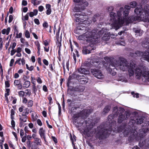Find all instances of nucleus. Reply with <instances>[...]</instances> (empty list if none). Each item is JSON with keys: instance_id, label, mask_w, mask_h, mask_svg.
<instances>
[{"instance_id": "5fc2aeb1", "label": "nucleus", "mask_w": 149, "mask_h": 149, "mask_svg": "<svg viewBox=\"0 0 149 149\" xmlns=\"http://www.w3.org/2000/svg\"><path fill=\"white\" fill-rule=\"evenodd\" d=\"M14 62V60L13 59H12L10 61V67L12 66L13 65V63Z\"/></svg>"}, {"instance_id": "412c9836", "label": "nucleus", "mask_w": 149, "mask_h": 149, "mask_svg": "<svg viewBox=\"0 0 149 149\" xmlns=\"http://www.w3.org/2000/svg\"><path fill=\"white\" fill-rule=\"evenodd\" d=\"M142 46L146 48H147L149 50V38L148 41L143 44Z\"/></svg>"}, {"instance_id": "9d476101", "label": "nucleus", "mask_w": 149, "mask_h": 149, "mask_svg": "<svg viewBox=\"0 0 149 149\" xmlns=\"http://www.w3.org/2000/svg\"><path fill=\"white\" fill-rule=\"evenodd\" d=\"M122 132H123L124 133L125 136L127 135L128 134L131 135L130 137L131 138L130 140H131L133 139L134 138H135L136 140H139L138 138H140V139L141 138V136L138 137H136V136L134 134V133L130 131L129 130H126L125 131L124 130H123L122 131Z\"/></svg>"}, {"instance_id": "774afa93", "label": "nucleus", "mask_w": 149, "mask_h": 149, "mask_svg": "<svg viewBox=\"0 0 149 149\" xmlns=\"http://www.w3.org/2000/svg\"><path fill=\"white\" fill-rule=\"evenodd\" d=\"M27 2L26 1L23 0L22 1V5L25 6L27 5Z\"/></svg>"}, {"instance_id": "dca6fc26", "label": "nucleus", "mask_w": 149, "mask_h": 149, "mask_svg": "<svg viewBox=\"0 0 149 149\" xmlns=\"http://www.w3.org/2000/svg\"><path fill=\"white\" fill-rule=\"evenodd\" d=\"M85 123L86 124V127H85L84 129V131L87 133L90 131V130L91 129V125H89V123H86V121L85 122Z\"/></svg>"}, {"instance_id": "6e6552de", "label": "nucleus", "mask_w": 149, "mask_h": 149, "mask_svg": "<svg viewBox=\"0 0 149 149\" xmlns=\"http://www.w3.org/2000/svg\"><path fill=\"white\" fill-rule=\"evenodd\" d=\"M115 64L113 62L109 65V67L107 68V70L113 75H115L116 74V70H117V67H115Z\"/></svg>"}, {"instance_id": "37998d69", "label": "nucleus", "mask_w": 149, "mask_h": 149, "mask_svg": "<svg viewBox=\"0 0 149 149\" xmlns=\"http://www.w3.org/2000/svg\"><path fill=\"white\" fill-rule=\"evenodd\" d=\"M35 44L37 47L38 49H40V45L39 42L38 41H36L35 42Z\"/></svg>"}, {"instance_id": "13d9d810", "label": "nucleus", "mask_w": 149, "mask_h": 149, "mask_svg": "<svg viewBox=\"0 0 149 149\" xmlns=\"http://www.w3.org/2000/svg\"><path fill=\"white\" fill-rule=\"evenodd\" d=\"M20 134L21 137H22L24 135V132L23 130L21 129L20 130Z\"/></svg>"}, {"instance_id": "49530a36", "label": "nucleus", "mask_w": 149, "mask_h": 149, "mask_svg": "<svg viewBox=\"0 0 149 149\" xmlns=\"http://www.w3.org/2000/svg\"><path fill=\"white\" fill-rule=\"evenodd\" d=\"M120 80L122 82H127V79L126 78L123 77H120Z\"/></svg>"}, {"instance_id": "3c124183", "label": "nucleus", "mask_w": 149, "mask_h": 149, "mask_svg": "<svg viewBox=\"0 0 149 149\" xmlns=\"http://www.w3.org/2000/svg\"><path fill=\"white\" fill-rule=\"evenodd\" d=\"M44 9V7L42 6H40L38 7V10L40 12L42 11Z\"/></svg>"}, {"instance_id": "0eeeda50", "label": "nucleus", "mask_w": 149, "mask_h": 149, "mask_svg": "<svg viewBox=\"0 0 149 149\" xmlns=\"http://www.w3.org/2000/svg\"><path fill=\"white\" fill-rule=\"evenodd\" d=\"M91 72L93 74L97 79H101L104 77V75L102 74L101 71L99 70L96 69H91Z\"/></svg>"}, {"instance_id": "c85d7f7f", "label": "nucleus", "mask_w": 149, "mask_h": 149, "mask_svg": "<svg viewBox=\"0 0 149 149\" xmlns=\"http://www.w3.org/2000/svg\"><path fill=\"white\" fill-rule=\"evenodd\" d=\"M37 88L36 86V84H34L33 86L32 90H33L34 93L36 95V92L37 91Z\"/></svg>"}, {"instance_id": "79ce46f5", "label": "nucleus", "mask_w": 149, "mask_h": 149, "mask_svg": "<svg viewBox=\"0 0 149 149\" xmlns=\"http://www.w3.org/2000/svg\"><path fill=\"white\" fill-rule=\"evenodd\" d=\"M13 19V17L12 15H10L9 16V19L8 20V22L9 23H11Z\"/></svg>"}, {"instance_id": "69168bd1", "label": "nucleus", "mask_w": 149, "mask_h": 149, "mask_svg": "<svg viewBox=\"0 0 149 149\" xmlns=\"http://www.w3.org/2000/svg\"><path fill=\"white\" fill-rule=\"evenodd\" d=\"M11 124L13 127H14L15 126V123L13 120H12L11 121Z\"/></svg>"}, {"instance_id": "a878e982", "label": "nucleus", "mask_w": 149, "mask_h": 149, "mask_svg": "<svg viewBox=\"0 0 149 149\" xmlns=\"http://www.w3.org/2000/svg\"><path fill=\"white\" fill-rule=\"evenodd\" d=\"M34 139L35 141L36 142V144L37 145H41V141L40 138L37 137L35 138Z\"/></svg>"}, {"instance_id": "1a4fd4ad", "label": "nucleus", "mask_w": 149, "mask_h": 149, "mask_svg": "<svg viewBox=\"0 0 149 149\" xmlns=\"http://www.w3.org/2000/svg\"><path fill=\"white\" fill-rule=\"evenodd\" d=\"M76 78L78 81L82 84H85L88 81V79L86 76L84 75H77Z\"/></svg>"}, {"instance_id": "8fccbe9b", "label": "nucleus", "mask_w": 149, "mask_h": 149, "mask_svg": "<svg viewBox=\"0 0 149 149\" xmlns=\"http://www.w3.org/2000/svg\"><path fill=\"white\" fill-rule=\"evenodd\" d=\"M60 32V30L59 29V30L56 33V40L57 41H58L59 39V33Z\"/></svg>"}, {"instance_id": "0e129e2a", "label": "nucleus", "mask_w": 149, "mask_h": 149, "mask_svg": "<svg viewBox=\"0 0 149 149\" xmlns=\"http://www.w3.org/2000/svg\"><path fill=\"white\" fill-rule=\"evenodd\" d=\"M22 102L24 103H26L27 102V100L25 97H23L22 99Z\"/></svg>"}, {"instance_id": "e2e57ef3", "label": "nucleus", "mask_w": 149, "mask_h": 149, "mask_svg": "<svg viewBox=\"0 0 149 149\" xmlns=\"http://www.w3.org/2000/svg\"><path fill=\"white\" fill-rule=\"evenodd\" d=\"M56 44L58 47H59L60 48L61 46V43L58 40V41L57 40Z\"/></svg>"}, {"instance_id": "09e8293b", "label": "nucleus", "mask_w": 149, "mask_h": 149, "mask_svg": "<svg viewBox=\"0 0 149 149\" xmlns=\"http://www.w3.org/2000/svg\"><path fill=\"white\" fill-rule=\"evenodd\" d=\"M15 52H16V50L15 49H12L11 51L10 55L11 56L13 55Z\"/></svg>"}, {"instance_id": "4c0bfd02", "label": "nucleus", "mask_w": 149, "mask_h": 149, "mask_svg": "<svg viewBox=\"0 0 149 149\" xmlns=\"http://www.w3.org/2000/svg\"><path fill=\"white\" fill-rule=\"evenodd\" d=\"M25 36L27 38H29L30 37V33L28 30H26L25 33Z\"/></svg>"}, {"instance_id": "58836bf2", "label": "nucleus", "mask_w": 149, "mask_h": 149, "mask_svg": "<svg viewBox=\"0 0 149 149\" xmlns=\"http://www.w3.org/2000/svg\"><path fill=\"white\" fill-rule=\"evenodd\" d=\"M22 36V33H18V32L17 31V32L16 34V36L15 38H20Z\"/></svg>"}, {"instance_id": "a19ab883", "label": "nucleus", "mask_w": 149, "mask_h": 149, "mask_svg": "<svg viewBox=\"0 0 149 149\" xmlns=\"http://www.w3.org/2000/svg\"><path fill=\"white\" fill-rule=\"evenodd\" d=\"M10 91V90L9 88H7L6 89V93H5V97H7V96H8L9 95V92Z\"/></svg>"}, {"instance_id": "bf43d9fd", "label": "nucleus", "mask_w": 149, "mask_h": 149, "mask_svg": "<svg viewBox=\"0 0 149 149\" xmlns=\"http://www.w3.org/2000/svg\"><path fill=\"white\" fill-rule=\"evenodd\" d=\"M34 22L37 25H39L40 24L39 20L38 19H34Z\"/></svg>"}, {"instance_id": "5701e85b", "label": "nucleus", "mask_w": 149, "mask_h": 149, "mask_svg": "<svg viewBox=\"0 0 149 149\" xmlns=\"http://www.w3.org/2000/svg\"><path fill=\"white\" fill-rule=\"evenodd\" d=\"M70 140H71V141H72V146H74V142L75 141H76V137L74 135H73V136H72L71 134H70Z\"/></svg>"}, {"instance_id": "473e14b6", "label": "nucleus", "mask_w": 149, "mask_h": 149, "mask_svg": "<svg viewBox=\"0 0 149 149\" xmlns=\"http://www.w3.org/2000/svg\"><path fill=\"white\" fill-rule=\"evenodd\" d=\"M130 7L131 8H134L136 5V3L135 1H133L130 3Z\"/></svg>"}, {"instance_id": "39448f33", "label": "nucleus", "mask_w": 149, "mask_h": 149, "mask_svg": "<svg viewBox=\"0 0 149 149\" xmlns=\"http://www.w3.org/2000/svg\"><path fill=\"white\" fill-rule=\"evenodd\" d=\"M130 55L132 56H141L142 57L141 58V60L143 59L149 62V52H141L139 51H136L134 54L131 53Z\"/></svg>"}, {"instance_id": "7ed1b4c3", "label": "nucleus", "mask_w": 149, "mask_h": 149, "mask_svg": "<svg viewBox=\"0 0 149 149\" xmlns=\"http://www.w3.org/2000/svg\"><path fill=\"white\" fill-rule=\"evenodd\" d=\"M96 29L93 30L91 32H87L83 35L79 36L78 39L80 40H86L87 41H89L91 42H95L96 39L100 37V35L103 34L104 32L103 30L99 31L96 34L97 32Z\"/></svg>"}, {"instance_id": "4d7b16f0", "label": "nucleus", "mask_w": 149, "mask_h": 149, "mask_svg": "<svg viewBox=\"0 0 149 149\" xmlns=\"http://www.w3.org/2000/svg\"><path fill=\"white\" fill-rule=\"evenodd\" d=\"M5 87L8 88L10 87V84L8 81H6L5 82Z\"/></svg>"}, {"instance_id": "f257e3e1", "label": "nucleus", "mask_w": 149, "mask_h": 149, "mask_svg": "<svg viewBox=\"0 0 149 149\" xmlns=\"http://www.w3.org/2000/svg\"><path fill=\"white\" fill-rule=\"evenodd\" d=\"M142 10V8L141 6H140L139 8H136L134 10V12L138 16L137 17L133 18L132 17H128V11L125 10L123 11V7H121L117 12V15L114 13L111 12L110 14L111 17L110 22L112 27L117 30L124 23H125L127 25L133 20H141L149 22V6H145L141 13Z\"/></svg>"}, {"instance_id": "f704fd0d", "label": "nucleus", "mask_w": 149, "mask_h": 149, "mask_svg": "<svg viewBox=\"0 0 149 149\" xmlns=\"http://www.w3.org/2000/svg\"><path fill=\"white\" fill-rule=\"evenodd\" d=\"M137 120L136 122L138 124H141L143 123V119L142 118H141L139 119H137Z\"/></svg>"}, {"instance_id": "680f3d73", "label": "nucleus", "mask_w": 149, "mask_h": 149, "mask_svg": "<svg viewBox=\"0 0 149 149\" xmlns=\"http://www.w3.org/2000/svg\"><path fill=\"white\" fill-rule=\"evenodd\" d=\"M83 6L84 7L87 6L88 4V2L86 1H84L83 3Z\"/></svg>"}, {"instance_id": "393cba45", "label": "nucleus", "mask_w": 149, "mask_h": 149, "mask_svg": "<svg viewBox=\"0 0 149 149\" xmlns=\"http://www.w3.org/2000/svg\"><path fill=\"white\" fill-rule=\"evenodd\" d=\"M31 3L34 5H38L41 2V1L36 0H31Z\"/></svg>"}, {"instance_id": "f03ea898", "label": "nucleus", "mask_w": 149, "mask_h": 149, "mask_svg": "<svg viewBox=\"0 0 149 149\" xmlns=\"http://www.w3.org/2000/svg\"><path fill=\"white\" fill-rule=\"evenodd\" d=\"M115 67H117L123 71L128 69V73L130 79L132 80L134 78L135 73L136 78L140 79L142 78L143 81L148 83L149 82V70L148 68L143 65L137 66L134 63L130 64V66L126 60H123L115 61Z\"/></svg>"}, {"instance_id": "603ef678", "label": "nucleus", "mask_w": 149, "mask_h": 149, "mask_svg": "<svg viewBox=\"0 0 149 149\" xmlns=\"http://www.w3.org/2000/svg\"><path fill=\"white\" fill-rule=\"evenodd\" d=\"M16 86H17V88L19 90H21L22 89L23 86H22V84L20 83L19 85H17Z\"/></svg>"}, {"instance_id": "7c9ffc66", "label": "nucleus", "mask_w": 149, "mask_h": 149, "mask_svg": "<svg viewBox=\"0 0 149 149\" xmlns=\"http://www.w3.org/2000/svg\"><path fill=\"white\" fill-rule=\"evenodd\" d=\"M16 45V43L15 42H14L12 43L10 45V47L9 48V49L11 48H12V49H14V48L15 47Z\"/></svg>"}, {"instance_id": "338daca9", "label": "nucleus", "mask_w": 149, "mask_h": 149, "mask_svg": "<svg viewBox=\"0 0 149 149\" xmlns=\"http://www.w3.org/2000/svg\"><path fill=\"white\" fill-rule=\"evenodd\" d=\"M35 80V78L34 77H31V81L33 85L34 84H35L34 83V80Z\"/></svg>"}, {"instance_id": "864d4df0", "label": "nucleus", "mask_w": 149, "mask_h": 149, "mask_svg": "<svg viewBox=\"0 0 149 149\" xmlns=\"http://www.w3.org/2000/svg\"><path fill=\"white\" fill-rule=\"evenodd\" d=\"M37 81L38 83L39 84H41L42 83V80L40 77H38V78L37 79Z\"/></svg>"}, {"instance_id": "de8ad7c7", "label": "nucleus", "mask_w": 149, "mask_h": 149, "mask_svg": "<svg viewBox=\"0 0 149 149\" xmlns=\"http://www.w3.org/2000/svg\"><path fill=\"white\" fill-rule=\"evenodd\" d=\"M43 62L44 64L46 65L47 66L49 64L48 61L45 59H43Z\"/></svg>"}, {"instance_id": "c03bdc74", "label": "nucleus", "mask_w": 149, "mask_h": 149, "mask_svg": "<svg viewBox=\"0 0 149 149\" xmlns=\"http://www.w3.org/2000/svg\"><path fill=\"white\" fill-rule=\"evenodd\" d=\"M131 94L134 97H135L136 98L139 97V94L138 93L135 94L134 92H132L131 93Z\"/></svg>"}, {"instance_id": "ddd939ff", "label": "nucleus", "mask_w": 149, "mask_h": 149, "mask_svg": "<svg viewBox=\"0 0 149 149\" xmlns=\"http://www.w3.org/2000/svg\"><path fill=\"white\" fill-rule=\"evenodd\" d=\"M78 72L81 74H87L89 73V72L86 69L81 68L78 70Z\"/></svg>"}, {"instance_id": "aec40b11", "label": "nucleus", "mask_w": 149, "mask_h": 149, "mask_svg": "<svg viewBox=\"0 0 149 149\" xmlns=\"http://www.w3.org/2000/svg\"><path fill=\"white\" fill-rule=\"evenodd\" d=\"M27 116L26 115H22V116L20 118V119L21 121L23 122H26L27 121Z\"/></svg>"}, {"instance_id": "a211bd4d", "label": "nucleus", "mask_w": 149, "mask_h": 149, "mask_svg": "<svg viewBox=\"0 0 149 149\" xmlns=\"http://www.w3.org/2000/svg\"><path fill=\"white\" fill-rule=\"evenodd\" d=\"M29 16L31 17H32L34 16H36L38 13V10L37 9H34L33 12H31L28 13Z\"/></svg>"}, {"instance_id": "c9c22d12", "label": "nucleus", "mask_w": 149, "mask_h": 149, "mask_svg": "<svg viewBox=\"0 0 149 149\" xmlns=\"http://www.w3.org/2000/svg\"><path fill=\"white\" fill-rule=\"evenodd\" d=\"M24 94V92L23 91H20L18 92V95L20 97H23Z\"/></svg>"}, {"instance_id": "f3484780", "label": "nucleus", "mask_w": 149, "mask_h": 149, "mask_svg": "<svg viewBox=\"0 0 149 149\" xmlns=\"http://www.w3.org/2000/svg\"><path fill=\"white\" fill-rule=\"evenodd\" d=\"M91 50H90L89 47H85L83 49L82 53L84 54H86L90 53Z\"/></svg>"}, {"instance_id": "e433bc0d", "label": "nucleus", "mask_w": 149, "mask_h": 149, "mask_svg": "<svg viewBox=\"0 0 149 149\" xmlns=\"http://www.w3.org/2000/svg\"><path fill=\"white\" fill-rule=\"evenodd\" d=\"M20 83V81L19 80H15L14 81V85L15 86H16L17 85H19V84Z\"/></svg>"}, {"instance_id": "9b49d317", "label": "nucleus", "mask_w": 149, "mask_h": 149, "mask_svg": "<svg viewBox=\"0 0 149 149\" xmlns=\"http://www.w3.org/2000/svg\"><path fill=\"white\" fill-rule=\"evenodd\" d=\"M39 134L41 138H43L45 141H46V137L45 134V130L43 127L40 128L39 130Z\"/></svg>"}, {"instance_id": "423d86ee", "label": "nucleus", "mask_w": 149, "mask_h": 149, "mask_svg": "<svg viewBox=\"0 0 149 149\" xmlns=\"http://www.w3.org/2000/svg\"><path fill=\"white\" fill-rule=\"evenodd\" d=\"M104 129L100 127H99L97 128V131H96L95 133L96 137L99 138H100V137L102 135L105 136L106 135L109 134L110 133V132L111 130V129H110L109 130H105L104 132L103 131Z\"/></svg>"}, {"instance_id": "cd10ccee", "label": "nucleus", "mask_w": 149, "mask_h": 149, "mask_svg": "<svg viewBox=\"0 0 149 149\" xmlns=\"http://www.w3.org/2000/svg\"><path fill=\"white\" fill-rule=\"evenodd\" d=\"M29 110L28 109L26 108L24 109L22 115H26L29 114Z\"/></svg>"}, {"instance_id": "b1692460", "label": "nucleus", "mask_w": 149, "mask_h": 149, "mask_svg": "<svg viewBox=\"0 0 149 149\" xmlns=\"http://www.w3.org/2000/svg\"><path fill=\"white\" fill-rule=\"evenodd\" d=\"M111 107L109 106H107L105 107L103 110V111L105 113H108L111 109Z\"/></svg>"}, {"instance_id": "2f4dec72", "label": "nucleus", "mask_w": 149, "mask_h": 149, "mask_svg": "<svg viewBox=\"0 0 149 149\" xmlns=\"http://www.w3.org/2000/svg\"><path fill=\"white\" fill-rule=\"evenodd\" d=\"M33 104V102L32 100H29L28 103V107H30L32 106Z\"/></svg>"}, {"instance_id": "4468645a", "label": "nucleus", "mask_w": 149, "mask_h": 149, "mask_svg": "<svg viewBox=\"0 0 149 149\" xmlns=\"http://www.w3.org/2000/svg\"><path fill=\"white\" fill-rule=\"evenodd\" d=\"M46 8L47 9L46 14L47 15H50L52 12L51 6L49 4H47L46 5Z\"/></svg>"}, {"instance_id": "6ab92c4d", "label": "nucleus", "mask_w": 149, "mask_h": 149, "mask_svg": "<svg viewBox=\"0 0 149 149\" xmlns=\"http://www.w3.org/2000/svg\"><path fill=\"white\" fill-rule=\"evenodd\" d=\"M10 28L8 27L7 29H4L2 30L1 32L3 34H6L8 35L10 31Z\"/></svg>"}, {"instance_id": "052dcab7", "label": "nucleus", "mask_w": 149, "mask_h": 149, "mask_svg": "<svg viewBox=\"0 0 149 149\" xmlns=\"http://www.w3.org/2000/svg\"><path fill=\"white\" fill-rule=\"evenodd\" d=\"M16 50V52H21L22 51V48L20 47H18Z\"/></svg>"}, {"instance_id": "c756f323", "label": "nucleus", "mask_w": 149, "mask_h": 149, "mask_svg": "<svg viewBox=\"0 0 149 149\" xmlns=\"http://www.w3.org/2000/svg\"><path fill=\"white\" fill-rule=\"evenodd\" d=\"M100 15L99 14H96L94 15L92 19L93 21L94 22H95L96 21L97 19V18Z\"/></svg>"}, {"instance_id": "ea45409f", "label": "nucleus", "mask_w": 149, "mask_h": 149, "mask_svg": "<svg viewBox=\"0 0 149 149\" xmlns=\"http://www.w3.org/2000/svg\"><path fill=\"white\" fill-rule=\"evenodd\" d=\"M37 123L39 126H41L42 125L41 121L40 119H37Z\"/></svg>"}, {"instance_id": "6e6d98bb", "label": "nucleus", "mask_w": 149, "mask_h": 149, "mask_svg": "<svg viewBox=\"0 0 149 149\" xmlns=\"http://www.w3.org/2000/svg\"><path fill=\"white\" fill-rule=\"evenodd\" d=\"M25 50L27 54H29L31 53V51L29 49L26 48H25Z\"/></svg>"}, {"instance_id": "2eb2a0df", "label": "nucleus", "mask_w": 149, "mask_h": 149, "mask_svg": "<svg viewBox=\"0 0 149 149\" xmlns=\"http://www.w3.org/2000/svg\"><path fill=\"white\" fill-rule=\"evenodd\" d=\"M31 84L30 82L28 80L25 81L23 85V88L24 89H26L29 87Z\"/></svg>"}, {"instance_id": "72a5a7b5", "label": "nucleus", "mask_w": 149, "mask_h": 149, "mask_svg": "<svg viewBox=\"0 0 149 149\" xmlns=\"http://www.w3.org/2000/svg\"><path fill=\"white\" fill-rule=\"evenodd\" d=\"M29 13H27L25 16H24L22 19L24 20H27L29 19Z\"/></svg>"}, {"instance_id": "4be33fe9", "label": "nucleus", "mask_w": 149, "mask_h": 149, "mask_svg": "<svg viewBox=\"0 0 149 149\" xmlns=\"http://www.w3.org/2000/svg\"><path fill=\"white\" fill-rule=\"evenodd\" d=\"M93 111L92 109H90L89 110H86V109L84 110L82 112H83L86 114H85L84 115L85 116H86L87 115H88L91 112Z\"/></svg>"}, {"instance_id": "f8f14e48", "label": "nucleus", "mask_w": 149, "mask_h": 149, "mask_svg": "<svg viewBox=\"0 0 149 149\" xmlns=\"http://www.w3.org/2000/svg\"><path fill=\"white\" fill-rule=\"evenodd\" d=\"M30 112L32 113L31 115L32 121L33 122L36 121L38 118L37 113L35 111H31Z\"/></svg>"}, {"instance_id": "20e7f679", "label": "nucleus", "mask_w": 149, "mask_h": 149, "mask_svg": "<svg viewBox=\"0 0 149 149\" xmlns=\"http://www.w3.org/2000/svg\"><path fill=\"white\" fill-rule=\"evenodd\" d=\"M124 109L123 108H119L118 110V108L117 107H114L113 108V111L114 113V115H116V113H117V112L118 113H120L119 116L118 122L119 123H121L124 120L127 119L129 117L130 115L128 112H124Z\"/></svg>"}, {"instance_id": "a18cd8bd", "label": "nucleus", "mask_w": 149, "mask_h": 149, "mask_svg": "<svg viewBox=\"0 0 149 149\" xmlns=\"http://www.w3.org/2000/svg\"><path fill=\"white\" fill-rule=\"evenodd\" d=\"M43 26L45 28H47L49 26L48 23L46 22H44L43 24Z\"/></svg>"}, {"instance_id": "bb28decb", "label": "nucleus", "mask_w": 149, "mask_h": 149, "mask_svg": "<svg viewBox=\"0 0 149 149\" xmlns=\"http://www.w3.org/2000/svg\"><path fill=\"white\" fill-rule=\"evenodd\" d=\"M81 18H79V17H77L76 21L77 22H84L86 21V19H81Z\"/></svg>"}]
</instances>
